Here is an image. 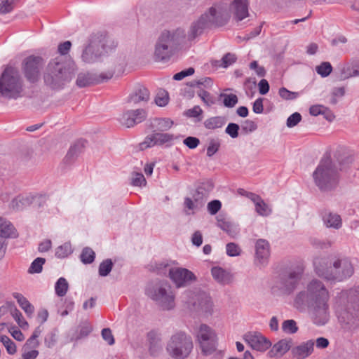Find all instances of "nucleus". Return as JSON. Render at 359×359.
<instances>
[{
  "label": "nucleus",
  "instance_id": "nucleus-61",
  "mask_svg": "<svg viewBox=\"0 0 359 359\" xmlns=\"http://www.w3.org/2000/svg\"><path fill=\"white\" fill-rule=\"evenodd\" d=\"M236 57L234 54L227 53L222 58V64L220 66L226 68L232 65L236 61Z\"/></svg>",
  "mask_w": 359,
  "mask_h": 359
},
{
  "label": "nucleus",
  "instance_id": "nucleus-31",
  "mask_svg": "<svg viewBox=\"0 0 359 359\" xmlns=\"http://www.w3.org/2000/svg\"><path fill=\"white\" fill-rule=\"evenodd\" d=\"M323 221L325 226L327 228L339 229L342 226L341 218L337 213L325 212L323 215Z\"/></svg>",
  "mask_w": 359,
  "mask_h": 359
},
{
  "label": "nucleus",
  "instance_id": "nucleus-58",
  "mask_svg": "<svg viewBox=\"0 0 359 359\" xmlns=\"http://www.w3.org/2000/svg\"><path fill=\"white\" fill-rule=\"evenodd\" d=\"M302 120V116L298 112H294L290 115L287 119V126L293 128L297 126Z\"/></svg>",
  "mask_w": 359,
  "mask_h": 359
},
{
  "label": "nucleus",
  "instance_id": "nucleus-18",
  "mask_svg": "<svg viewBox=\"0 0 359 359\" xmlns=\"http://www.w3.org/2000/svg\"><path fill=\"white\" fill-rule=\"evenodd\" d=\"M43 65L44 60L41 57L32 55L27 58L24 65V74L29 82L34 83L38 81L40 69Z\"/></svg>",
  "mask_w": 359,
  "mask_h": 359
},
{
  "label": "nucleus",
  "instance_id": "nucleus-8",
  "mask_svg": "<svg viewBox=\"0 0 359 359\" xmlns=\"http://www.w3.org/2000/svg\"><path fill=\"white\" fill-rule=\"evenodd\" d=\"M160 273L168 271V278L177 288L185 287L196 281V276L190 270L179 266H172L168 262H162L156 265Z\"/></svg>",
  "mask_w": 359,
  "mask_h": 359
},
{
  "label": "nucleus",
  "instance_id": "nucleus-59",
  "mask_svg": "<svg viewBox=\"0 0 359 359\" xmlns=\"http://www.w3.org/2000/svg\"><path fill=\"white\" fill-rule=\"evenodd\" d=\"M222 207V203L218 200H214L208 203V210L210 215H215Z\"/></svg>",
  "mask_w": 359,
  "mask_h": 359
},
{
  "label": "nucleus",
  "instance_id": "nucleus-53",
  "mask_svg": "<svg viewBox=\"0 0 359 359\" xmlns=\"http://www.w3.org/2000/svg\"><path fill=\"white\" fill-rule=\"evenodd\" d=\"M316 70L321 76L326 77L332 72V67L330 62H324L317 66Z\"/></svg>",
  "mask_w": 359,
  "mask_h": 359
},
{
  "label": "nucleus",
  "instance_id": "nucleus-42",
  "mask_svg": "<svg viewBox=\"0 0 359 359\" xmlns=\"http://www.w3.org/2000/svg\"><path fill=\"white\" fill-rule=\"evenodd\" d=\"M93 330L91 325L88 323H85L78 327L77 334L72 338V340L79 341L86 337Z\"/></svg>",
  "mask_w": 359,
  "mask_h": 359
},
{
  "label": "nucleus",
  "instance_id": "nucleus-44",
  "mask_svg": "<svg viewBox=\"0 0 359 359\" xmlns=\"http://www.w3.org/2000/svg\"><path fill=\"white\" fill-rule=\"evenodd\" d=\"M46 262V259L42 257L36 258L29 267L27 272L30 274L39 273L42 271L43 266Z\"/></svg>",
  "mask_w": 359,
  "mask_h": 359
},
{
  "label": "nucleus",
  "instance_id": "nucleus-52",
  "mask_svg": "<svg viewBox=\"0 0 359 359\" xmlns=\"http://www.w3.org/2000/svg\"><path fill=\"white\" fill-rule=\"evenodd\" d=\"M220 142L218 139H210L207 146V156H212L219 150Z\"/></svg>",
  "mask_w": 359,
  "mask_h": 359
},
{
  "label": "nucleus",
  "instance_id": "nucleus-63",
  "mask_svg": "<svg viewBox=\"0 0 359 359\" xmlns=\"http://www.w3.org/2000/svg\"><path fill=\"white\" fill-rule=\"evenodd\" d=\"M184 144L189 149H195L200 143L199 140L194 137H188L183 141Z\"/></svg>",
  "mask_w": 359,
  "mask_h": 359
},
{
  "label": "nucleus",
  "instance_id": "nucleus-57",
  "mask_svg": "<svg viewBox=\"0 0 359 359\" xmlns=\"http://www.w3.org/2000/svg\"><path fill=\"white\" fill-rule=\"evenodd\" d=\"M203 114L202 109L198 106L196 105L193 108L187 109L184 111V114L189 118H198V120H201V114Z\"/></svg>",
  "mask_w": 359,
  "mask_h": 359
},
{
  "label": "nucleus",
  "instance_id": "nucleus-7",
  "mask_svg": "<svg viewBox=\"0 0 359 359\" xmlns=\"http://www.w3.org/2000/svg\"><path fill=\"white\" fill-rule=\"evenodd\" d=\"M22 91L20 75L13 67H6L0 76V96L7 99L20 97Z\"/></svg>",
  "mask_w": 359,
  "mask_h": 359
},
{
  "label": "nucleus",
  "instance_id": "nucleus-40",
  "mask_svg": "<svg viewBox=\"0 0 359 359\" xmlns=\"http://www.w3.org/2000/svg\"><path fill=\"white\" fill-rule=\"evenodd\" d=\"M69 289V284L67 280L63 278L60 277L55 285V294L58 297H64L66 295Z\"/></svg>",
  "mask_w": 359,
  "mask_h": 359
},
{
  "label": "nucleus",
  "instance_id": "nucleus-51",
  "mask_svg": "<svg viewBox=\"0 0 359 359\" xmlns=\"http://www.w3.org/2000/svg\"><path fill=\"white\" fill-rule=\"evenodd\" d=\"M278 94L285 100H293L299 96V93L290 91L284 87L279 89Z\"/></svg>",
  "mask_w": 359,
  "mask_h": 359
},
{
  "label": "nucleus",
  "instance_id": "nucleus-36",
  "mask_svg": "<svg viewBox=\"0 0 359 359\" xmlns=\"http://www.w3.org/2000/svg\"><path fill=\"white\" fill-rule=\"evenodd\" d=\"M74 249L70 242H65L55 250V256L58 259H65L72 254Z\"/></svg>",
  "mask_w": 359,
  "mask_h": 359
},
{
  "label": "nucleus",
  "instance_id": "nucleus-4",
  "mask_svg": "<svg viewBox=\"0 0 359 359\" xmlns=\"http://www.w3.org/2000/svg\"><path fill=\"white\" fill-rule=\"evenodd\" d=\"M74 74V65L57 56L48 63L43 74V83L50 89L58 90L72 79Z\"/></svg>",
  "mask_w": 359,
  "mask_h": 359
},
{
  "label": "nucleus",
  "instance_id": "nucleus-17",
  "mask_svg": "<svg viewBox=\"0 0 359 359\" xmlns=\"http://www.w3.org/2000/svg\"><path fill=\"white\" fill-rule=\"evenodd\" d=\"M243 339L253 350L259 352H265L272 344L268 338L257 331L245 333Z\"/></svg>",
  "mask_w": 359,
  "mask_h": 359
},
{
  "label": "nucleus",
  "instance_id": "nucleus-47",
  "mask_svg": "<svg viewBox=\"0 0 359 359\" xmlns=\"http://www.w3.org/2000/svg\"><path fill=\"white\" fill-rule=\"evenodd\" d=\"M169 101L168 93L163 90L160 89L156 96L155 102L159 107H165L168 104Z\"/></svg>",
  "mask_w": 359,
  "mask_h": 359
},
{
  "label": "nucleus",
  "instance_id": "nucleus-39",
  "mask_svg": "<svg viewBox=\"0 0 359 359\" xmlns=\"http://www.w3.org/2000/svg\"><path fill=\"white\" fill-rule=\"evenodd\" d=\"M8 312H10L12 315L14 316V313L15 314V320L16 321L18 322V323L19 324V325L20 327H22V325H20V316L21 315V313H20V311L18 310H17V309L15 307V306L11 303V302H7L4 305L1 306L0 307V317L2 316L3 315L6 314V313Z\"/></svg>",
  "mask_w": 359,
  "mask_h": 359
},
{
  "label": "nucleus",
  "instance_id": "nucleus-6",
  "mask_svg": "<svg viewBox=\"0 0 359 359\" xmlns=\"http://www.w3.org/2000/svg\"><path fill=\"white\" fill-rule=\"evenodd\" d=\"M340 168L328 156L323 157L313 172L316 185L321 191H330L334 189L339 182V170L344 167L341 163Z\"/></svg>",
  "mask_w": 359,
  "mask_h": 359
},
{
  "label": "nucleus",
  "instance_id": "nucleus-38",
  "mask_svg": "<svg viewBox=\"0 0 359 359\" xmlns=\"http://www.w3.org/2000/svg\"><path fill=\"white\" fill-rule=\"evenodd\" d=\"M153 126L159 131H167L173 126V121L168 118H158L154 120Z\"/></svg>",
  "mask_w": 359,
  "mask_h": 359
},
{
  "label": "nucleus",
  "instance_id": "nucleus-24",
  "mask_svg": "<svg viewBox=\"0 0 359 359\" xmlns=\"http://www.w3.org/2000/svg\"><path fill=\"white\" fill-rule=\"evenodd\" d=\"M113 76V73L111 72H109L107 73H102L100 75V79H95L93 77V76L89 73H81L78 75L76 79V85L80 87H86L90 84L94 83L95 82L107 81L111 79Z\"/></svg>",
  "mask_w": 359,
  "mask_h": 359
},
{
  "label": "nucleus",
  "instance_id": "nucleus-19",
  "mask_svg": "<svg viewBox=\"0 0 359 359\" xmlns=\"http://www.w3.org/2000/svg\"><path fill=\"white\" fill-rule=\"evenodd\" d=\"M147 116V111L143 109L128 110L118 118L119 123L126 128H131L144 121Z\"/></svg>",
  "mask_w": 359,
  "mask_h": 359
},
{
  "label": "nucleus",
  "instance_id": "nucleus-11",
  "mask_svg": "<svg viewBox=\"0 0 359 359\" xmlns=\"http://www.w3.org/2000/svg\"><path fill=\"white\" fill-rule=\"evenodd\" d=\"M147 294L163 310H171L175 306V295L167 283H161L148 288Z\"/></svg>",
  "mask_w": 359,
  "mask_h": 359
},
{
  "label": "nucleus",
  "instance_id": "nucleus-25",
  "mask_svg": "<svg viewBox=\"0 0 359 359\" xmlns=\"http://www.w3.org/2000/svg\"><path fill=\"white\" fill-rule=\"evenodd\" d=\"M292 344V341L291 339L279 340L271 346V348L268 352L269 357L281 358L290 349Z\"/></svg>",
  "mask_w": 359,
  "mask_h": 359
},
{
  "label": "nucleus",
  "instance_id": "nucleus-33",
  "mask_svg": "<svg viewBox=\"0 0 359 359\" xmlns=\"http://www.w3.org/2000/svg\"><path fill=\"white\" fill-rule=\"evenodd\" d=\"M340 76L342 79L359 76V60L345 65L341 69Z\"/></svg>",
  "mask_w": 359,
  "mask_h": 359
},
{
  "label": "nucleus",
  "instance_id": "nucleus-41",
  "mask_svg": "<svg viewBox=\"0 0 359 359\" xmlns=\"http://www.w3.org/2000/svg\"><path fill=\"white\" fill-rule=\"evenodd\" d=\"M184 205L187 215H193L196 211L202 208V206L196 202V201L189 197H186L184 198Z\"/></svg>",
  "mask_w": 359,
  "mask_h": 359
},
{
  "label": "nucleus",
  "instance_id": "nucleus-1",
  "mask_svg": "<svg viewBox=\"0 0 359 359\" xmlns=\"http://www.w3.org/2000/svg\"><path fill=\"white\" fill-rule=\"evenodd\" d=\"M330 294L325 284L313 278L305 288L296 294L292 305L299 311H309L313 322L317 325H324L330 318Z\"/></svg>",
  "mask_w": 359,
  "mask_h": 359
},
{
  "label": "nucleus",
  "instance_id": "nucleus-20",
  "mask_svg": "<svg viewBox=\"0 0 359 359\" xmlns=\"http://www.w3.org/2000/svg\"><path fill=\"white\" fill-rule=\"evenodd\" d=\"M255 264L260 267L266 266L271 255L269 243L265 239H258L255 242Z\"/></svg>",
  "mask_w": 359,
  "mask_h": 359
},
{
  "label": "nucleus",
  "instance_id": "nucleus-37",
  "mask_svg": "<svg viewBox=\"0 0 359 359\" xmlns=\"http://www.w3.org/2000/svg\"><path fill=\"white\" fill-rule=\"evenodd\" d=\"M208 196V191L206 190L203 186H199L194 192L192 198L203 207L207 200Z\"/></svg>",
  "mask_w": 359,
  "mask_h": 359
},
{
  "label": "nucleus",
  "instance_id": "nucleus-34",
  "mask_svg": "<svg viewBox=\"0 0 359 359\" xmlns=\"http://www.w3.org/2000/svg\"><path fill=\"white\" fill-rule=\"evenodd\" d=\"M46 201V196L38 194L29 193L24 199V206H32L34 208H40L44 205Z\"/></svg>",
  "mask_w": 359,
  "mask_h": 359
},
{
  "label": "nucleus",
  "instance_id": "nucleus-10",
  "mask_svg": "<svg viewBox=\"0 0 359 359\" xmlns=\"http://www.w3.org/2000/svg\"><path fill=\"white\" fill-rule=\"evenodd\" d=\"M193 349L190 336L184 332H177L171 336L166 346L168 355L174 359L187 358Z\"/></svg>",
  "mask_w": 359,
  "mask_h": 359
},
{
  "label": "nucleus",
  "instance_id": "nucleus-26",
  "mask_svg": "<svg viewBox=\"0 0 359 359\" xmlns=\"http://www.w3.org/2000/svg\"><path fill=\"white\" fill-rule=\"evenodd\" d=\"M213 279L218 283L226 285L231 284L233 280V273L220 266H214L211 269Z\"/></svg>",
  "mask_w": 359,
  "mask_h": 359
},
{
  "label": "nucleus",
  "instance_id": "nucleus-29",
  "mask_svg": "<svg viewBox=\"0 0 359 359\" xmlns=\"http://www.w3.org/2000/svg\"><path fill=\"white\" fill-rule=\"evenodd\" d=\"M217 226L229 236L232 238H235L238 235L240 229L237 224L222 217L220 215L217 217Z\"/></svg>",
  "mask_w": 359,
  "mask_h": 359
},
{
  "label": "nucleus",
  "instance_id": "nucleus-64",
  "mask_svg": "<svg viewBox=\"0 0 359 359\" xmlns=\"http://www.w3.org/2000/svg\"><path fill=\"white\" fill-rule=\"evenodd\" d=\"M52 248V242L50 239H46L41 241L38 246L39 252L43 253L50 250Z\"/></svg>",
  "mask_w": 359,
  "mask_h": 359
},
{
  "label": "nucleus",
  "instance_id": "nucleus-2",
  "mask_svg": "<svg viewBox=\"0 0 359 359\" xmlns=\"http://www.w3.org/2000/svg\"><path fill=\"white\" fill-rule=\"evenodd\" d=\"M333 307L344 329L354 330L359 327V287L338 292Z\"/></svg>",
  "mask_w": 359,
  "mask_h": 359
},
{
  "label": "nucleus",
  "instance_id": "nucleus-62",
  "mask_svg": "<svg viewBox=\"0 0 359 359\" xmlns=\"http://www.w3.org/2000/svg\"><path fill=\"white\" fill-rule=\"evenodd\" d=\"M102 337L103 339L109 344L113 345L115 342L114 336L109 328H104L102 330Z\"/></svg>",
  "mask_w": 359,
  "mask_h": 359
},
{
  "label": "nucleus",
  "instance_id": "nucleus-9",
  "mask_svg": "<svg viewBox=\"0 0 359 359\" xmlns=\"http://www.w3.org/2000/svg\"><path fill=\"white\" fill-rule=\"evenodd\" d=\"M181 298L189 309L198 312L205 317H209L213 313V302L206 292L187 290L182 294Z\"/></svg>",
  "mask_w": 359,
  "mask_h": 359
},
{
  "label": "nucleus",
  "instance_id": "nucleus-45",
  "mask_svg": "<svg viewBox=\"0 0 359 359\" xmlns=\"http://www.w3.org/2000/svg\"><path fill=\"white\" fill-rule=\"evenodd\" d=\"M95 257V252L90 248H84L80 255L81 261L83 264H91Z\"/></svg>",
  "mask_w": 359,
  "mask_h": 359
},
{
  "label": "nucleus",
  "instance_id": "nucleus-50",
  "mask_svg": "<svg viewBox=\"0 0 359 359\" xmlns=\"http://www.w3.org/2000/svg\"><path fill=\"white\" fill-rule=\"evenodd\" d=\"M113 267V262L111 259L104 260L99 266V275L100 276H107L109 274Z\"/></svg>",
  "mask_w": 359,
  "mask_h": 359
},
{
  "label": "nucleus",
  "instance_id": "nucleus-32",
  "mask_svg": "<svg viewBox=\"0 0 359 359\" xmlns=\"http://www.w3.org/2000/svg\"><path fill=\"white\" fill-rule=\"evenodd\" d=\"M18 236L13 225L6 219L0 217V236L1 238H16Z\"/></svg>",
  "mask_w": 359,
  "mask_h": 359
},
{
  "label": "nucleus",
  "instance_id": "nucleus-15",
  "mask_svg": "<svg viewBox=\"0 0 359 359\" xmlns=\"http://www.w3.org/2000/svg\"><path fill=\"white\" fill-rule=\"evenodd\" d=\"M226 6L230 18L233 17L236 22L249 16L250 0H226Z\"/></svg>",
  "mask_w": 359,
  "mask_h": 359
},
{
  "label": "nucleus",
  "instance_id": "nucleus-23",
  "mask_svg": "<svg viewBox=\"0 0 359 359\" xmlns=\"http://www.w3.org/2000/svg\"><path fill=\"white\" fill-rule=\"evenodd\" d=\"M315 342L308 340L292 348L291 353L295 359H306L313 352Z\"/></svg>",
  "mask_w": 359,
  "mask_h": 359
},
{
  "label": "nucleus",
  "instance_id": "nucleus-48",
  "mask_svg": "<svg viewBox=\"0 0 359 359\" xmlns=\"http://www.w3.org/2000/svg\"><path fill=\"white\" fill-rule=\"evenodd\" d=\"M0 341L5 346L7 352L9 354L13 355L16 352V346L15 343L8 337L6 335H1Z\"/></svg>",
  "mask_w": 359,
  "mask_h": 359
},
{
  "label": "nucleus",
  "instance_id": "nucleus-56",
  "mask_svg": "<svg viewBox=\"0 0 359 359\" xmlns=\"http://www.w3.org/2000/svg\"><path fill=\"white\" fill-rule=\"evenodd\" d=\"M226 252L229 257H236L241 255V249L235 243H229L226 245Z\"/></svg>",
  "mask_w": 359,
  "mask_h": 359
},
{
  "label": "nucleus",
  "instance_id": "nucleus-28",
  "mask_svg": "<svg viewBox=\"0 0 359 359\" xmlns=\"http://www.w3.org/2000/svg\"><path fill=\"white\" fill-rule=\"evenodd\" d=\"M174 50L170 48L169 46L161 43V41L157 39L155 43L154 57L156 61H165L170 58L174 53Z\"/></svg>",
  "mask_w": 359,
  "mask_h": 359
},
{
  "label": "nucleus",
  "instance_id": "nucleus-14",
  "mask_svg": "<svg viewBox=\"0 0 359 359\" xmlns=\"http://www.w3.org/2000/svg\"><path fill=\"white\" fill-rule=\"evenodd\" d=\"M333 281H343L351 277L354 273V268L351 260L347 257L335 258L332 261Z\"/></svg>",
  "mask_w": 359,
  "mask_h": 359
},
{
  "label": "nucleus",
  "instance_id": "nucleus-27",
  "mask_svg": "<svg viewBox=\"0 0 359 359\" xmlns=\"http://www.w3.org/2000/svg\"><path fill=\"white\" fill-rule=\"evenodd\" d=\"M248 198L254 203L255 211L259 215L268 217L271 214V207L266 203L257 194H248Z\"/></svg>",
  "mask_w": 359,
  "mask_h": 359
},
{
  "label": "nucleus",
  "instance_id": "nucleus-22",
  "mask_svg": "<svg viewBox=\"0 0 359 359\" xmlns=\"http://www.w3.org/2000/svg\"><path fill=\"white\" fill-rule=\"evenodd\" d=\"M174 139L175 136L170 133H154L147 135L140 146L142 149H145L156 145L170 143Z\"/></svg>",
  "mask_w": 359,
  "mask_h": 359
},
{
  "label": "nucleus",
  "instance_id": "nucleus-60",
  "mask_svg": "<svg viewBox=\"0 0 359 359\" xmlns=\"http://www.w3.org/2000/svg\"><path fill=\"white\" fill-rule=\"evenodd\" d=\"M239 126L236 123H231L226 128V133L232 138H236L238 136Z\"/></svg>",
  "mask_w": 359,
  "mask_h": 359
},
{
  "label": "nucleus",
  "instance_id": "nucleus-12",
  "mask_svg": "<svg viewBox=\"0 0 359 359\" xmlns=\"http://www.w3.org/2000/svg\"><path fill=\"white\" fill-rule=\"evenodd\" d=\"M190 34V27L187 31L183 27H177L162 31L158 39L161 43L169 46L170 48L175 51L180 45L192 42L196 39V36H191Z\"/></svg>",
  "mask_w": 359,
  "mask_h": 359
},
{
  "label": "nucleus",
  "instance_id": "nucleus-30",
  "mask_svg": "<svg viewBox=\"0 0 359 359\" xmlns=\"http://www.w3.org/2000/svg\"><path fill=\"white\" fill-rule=\"evenodd\" d=\"M149 99V90L140 86L136 88L128 97V102L131 104H138L140 102H147Z\"/></svg>",
  "mask_w": 359,
  "mask_h": 359
},
{
  "label": "nucleus",
  "instance_id": "nucleus-55",
  "mask_svg": "<svg viewBox=\"0 0 359 359\" xmlns=\"http://www.w3.org/2000/svg\"><path fill=\"white\" fill-rule=\"evenodd\" d=\"M131 184L135 187H144L147 184V181L142 173L133 172L131 177Z\"/></svg>",
  "mask_w": 359,
  "mask_h": 359
},
{
  "label": "nucleus",
  "instance_id": "nucleus-3",
  "mask_svg": "<svg viewBox=\"0 0 359 359\" xmlns=\"http://www.w3.org/2000/svg\"><path fill=\"white\" fill-rule=\"evenodd\" d=\"M231 18L227 11L226 0H215L190 24L191 36H201L205 29L226 25Z\"/></svg>",
  "mask_w": 359,
  "mask_h": 359
},
{
  "label": "nucleus",
  "instance_id": "nucleus-13",
  "mask_svg": "<svg viewBox=\"0 0 359 359\" xmlns=\"http://www.w3.org/2000/svg\"><path fill=\"white\" fill-rule=\"evenodd\" d=\"M196 337L205 355H210L215 351L217 334L212 327L201 324L196 330Z\"/></svg>",
  "mask_w": 359,
  "mask_h": 359
},
{
  "label": "nucleus",
  "instance_id": "nucleus-35",
  "mask_svg": "<svg viewBox=\"0 0 359 359\" xmlns=\"http://www.w3.org/2000/svg\"><path fill=\"white\" fill-rule=\"evenodd\" d=\"M43 332L41 326H38L34 330L31 337L27 340L24 344V348L26 349H37L39 346V341L38 338L40 337Z\"/></svg>",
  "mask_w": 359,
  "mask_h": 359
},
{
  "label": "nucleus",
  "instance_id": "nucleus-46",
  "mask_svg": "<svg viewBox=\"0 0 359 359\" xmlns=\"http://www.w3.org/2000/svg\"><path fill=\"white\" fill-rule=\"evenodd\" d=\"M224 121L222 118L219 116H215L210 118L205 121L204 126L208 129H217L222 127Z\"/></svg>",
  "mask_w": 359,
  "mask_h": 359
},
{
  "label": "nucleus",
  "instance_id": "nucleus-21",
  "mask_svg": "<svg viewBox=\"0 0 359 359\" xmlns=\"http://www.w3.org/2000/svg\"><path fill=\"white\" fill-rule=\"evenodd\" d=\"M332 261L328 257H318L315 258L313 261V267L315 273L318 276L327 280H332Z\"/></svg>",
  "mask_w": 359,
  "mask_h": 359
},
{
  "label": "nucleus",
  "instance_id": "nucleus-5",
  "mask_svg": "<svg viewBox=\"0 0 359 359\" xmlns=\"http://www.w3.org/2000/svg\"><path fill=\"white\" fill-rule=\"evenodd\" d=\"M116 46L114 41L106 34H93L83 45L81 58L85 63L97 62L112 52Z\"/></svg>",
  "mask_w": 359,
  "mask_h": 359
},
{
  "label": "nucleus",
  "instance_id": "nucleus-49",
  "mask_svg": "<svg viewBox=\"0 0 359 359\" xmlns=\"http://www.w3.org/2000/svg\"><path fill=\"white\" fill-rule=\"evenodd\" d=\"M219 97L223 99L224 105L229 108L233 107L238 102V97L234 94L222 93Z\"/></svg>",
  "mask_w": 359,
  "mask_h": 359
},
{
  "label": "nucleus",
  "instance_id": "nucleus-16",
  "mask_svg": "<svg viewBox=\"0 0 359 359\" xmlns=\"http://www.w3.org/2000/svg\"><path fill=\"white\" fill-rule=\"evenodd\" d=\"M304 267L298 266L290 270L281 279V289L286 294H291L298 286L304 273Z\"/></svg>",
  "mask_w": 359,
  "mask_h": 359
},
{
  "label": "nucleus",
  "instance_id": "nucleus-43",
  "mask_svg": "<svg viewBox=\"0 0 359 359\" xmlns=\"http://www.w3.org/2000/svg\"><path fill=\"white\" fill-rule=\"evenodd\" d=\"M282 330L287 334H293L298 331V326L295 320L292 319L285 320L281 325Z\"/></svg>",
  "mask_w": 359,
  "mask_h": 359
},
{
  "label": "nucleus",
  "instance_id": "nucleus-54",
  "mask_svg": "<svg viewBox=\"0 0 359 359\" xmlns=\"http://www.w3.org/2000/svg\"><path fill=\"white\" fill-rule=\"evenodd\" d=\"M197 94L203 100V103L208 107H210L215 103V99L214 97L207 91L201 89L198 91Z\"/></svg>",
  "mask_w": 359,
  "mask_h": 359
}]
</instances>
